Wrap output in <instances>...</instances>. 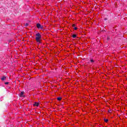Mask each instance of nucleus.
I'll return each instance as SVG.
<instances>
[{
  "mask_svg": "<svg viewBox=\"0 0 127 127\" xmlns=\"http://www.w3.org/2000/svg\"><path fill=\"white\" fill-rule=\"evenodd\" d=\"M41 29H43V26L41 25V27L40 28Z\"/></svg>",
  "mask_w": 127,
  "mask_h": 127,
  "instance_id": "13",
  "label": "nucleus"
},
{
  "mask_svg": "<svg viewBox=\"0 0 127 127\" xmlns=\"http://www.w3.org/2000/svg\"><path fill=\"white\" fill-rule=\"evenodd\" d=\"M25 26H26V27H27V26H28V23H26L25 24Z\"/></svg>",
  "mask_w": 127,
  "mask_h": 127,
  "instance_id": "12",
  "label": "nucleus"
},
{
  "mask_svg": "<svg viewBox=\"0 0 127 127\" xmlns=\"http://www.w3.org/2000/svg\"><path fill=\"white\" fill-rule=\"evenodd\" d=\"M76 37H77V35L76 34L72 35L73 38H76Z\"/></svg>",
  "mask_w": 127,
  "mask_h": 127,
  "instance_id": "6",
  "label": "nucleus"
},
{
  "mask_svg": "<svg viewBox=\"0 0 127 127\" xmlns=\"http://www.w3.org/2000/svg\"><path fill=\"white\" fill-rule=\"evenodd\" d=\"M37 28H40V27H41V25H40V24H39V23H37Z\"/></svg>",
  "mask_w": 127,
  "mask_h": 127,
  "instance_id": "5",
  "label": "nucleus"
},
{
  "mask_svg": "<svg viewBox=\"0 0 127 127\" xmlns=\"http://www.w3.org/2000/svg\"><path fill=\"white\" fill-rule=\"evenodd\" d=\"M40 39H41V35L40 33H38L36 34V41L37 42L40 43Z\"/></svg>",
  "mask_w": 127,
  "mask_h": 127,
  "instance_id": "1",
  "label": "nucleus"
},
{
  "mask_svg": "<svg viewBox=\"0 0 127 127\" xmlns=\"http://www.w3.org/2000/svg\"><path fill=\"white\" fill-rule=\"evenodd\" d=\"M9 83V82H5V85H8Z\"/></svg>",
  "mask_w": 127,
  "mask_h": 127,
  "instance_id": "10",
  "label": "nucleus"
},
{
  "mask_svg": "<svg viewBox=\"0 0 127 127\" xmlns=\"http://www.w3.org/2000/svg\"><path fill=\"white\" fill-rule=\"evenodd\" d=\"M107 39H108V40H109V39H110V37L108 36V37H107Z\"/></svg>",
  "mask_w": 127,
  "mask_h": 127,
  "instance_id": "15",
  "label": "nucleus"
},
{
  "mask_svg": "<svg viewBox=\"0 0 127 127\" xmlns=\"http://www.w3.org/2000/svg\"><path fill=\"white\" fill-rule=\"evenodd\" d=\"M104 122H105V123H107V122H109V120H108V119H104Z\"/></svg>",
  "mask_w": 127,
  "mask_h": 127,
  "instance_id": "9",
  "label": "nucleus"
},
{
  "mask_svg": "<svg viewBox=\"0 0 127 127\" xmlns=\"http://www.w3.org/2000/svg\"><path fill=\"white\" fill-rule=\"evenodd\" d=\"M109 113H112V110H109Z\"/></svg>",
  "mask_w": 127,
  "mask_h": 127,
  "instance_id": "16",
  "label": "nucleus"
},
{
  "mask_svg": "<svg viewBox=\"0 0 127 127\" xmlns=\"http://www.w3.org/2000/svg\"><path fill=\"white\" fill-rule=\"evenodd\" d=\"M74 30H77V27H74Z\"/></svg>",
  "mask_w": 127,
  "mask_h": 127,
  "instance_id": "14",
  "label": "nucleus"
},
{
  "mask_svg": "<svg viewBox=\"0 0 127 127\" xmlns=\"http://www.w3.org/2000/svg\"><path fill=\"white\" fill-rule=\"evenodd\" d=\"M90 62H91V63H94V60L91 59H90Z\"/></svg>",
  "mask_w": 127,
  "mask_h": 127,
  "instance_id": "8",
  "label": "nucleus"
},
{
  "mask_svg": "<svg viewBox=\"0 0 127 127\" xmlns=\"http://www.w3.org/2000/svg\"><path fill=\"white\" fill-rule=\"evenodd\" d=\"M5 79H6V77H5V76H3L1 78V81H4Z\"/></svg>",
  "mask_w": 127,
  "mask_h": 127,
  "instance_id": "3",
  "label": "nucleus"
},
{
  "mask_svg": "<svg viewBox=\"0 0 127 127\" xmlns=\"http://www.w3.org/2000/svg\"><path fill=\"white\" fill-rule=\"evenodd\" d=\"M33 106H36V107H38V106H39V103H38V102H35Z\"/></svg>",
  "mask_w": 127,
  "mask_h": 127,
  "instance_id": "4",
  "label": "nucleus"
},
{
  "mask_svg": "<svg viewBox=\"0 0 127 127\" xmlns=\"http://www.w3.org/2000/svg\"><path fill=\"white\" fill-rule=\"evenodd\" d=\"M24 94H25L24 91L21 92V93L20 94V98H24L25 96L23 95Z\"/></svg>",
  "mask_w": 127,
  "mask_h": 127,
  "instance_id": "2",
  "label": "nucleus"
},
{
  "mask_svg": "<svg viewBox=\"0 0 127 127\" xmlns=\"http://www.w3.org/2000/svg\"><path fill=\"white\" fill-rule=\"evenodd\" d=\"M72 27H75V26H76V25L75 24H73L72 25Z\"/></svg>",
  "mask_w": 127,
  "mask_h": 127,
  "instance_id": "11",
  "label": "nucleus"
},
{
  "mask_svg": "<svg viewBox=\"0 0 127 127\" xmlns=\"http://www.w3.org/2000/svg\"><path fill=\"white\" fill-rule=\"evenodd\" d=\"M57 100H58V101H61L62 100V98L58 97Z\"/></svg>",
  "mask_w": 127,
  "mask_h": 127,
  "instance_id": "7",
  "label": "nucleus"
}]
</instances>
